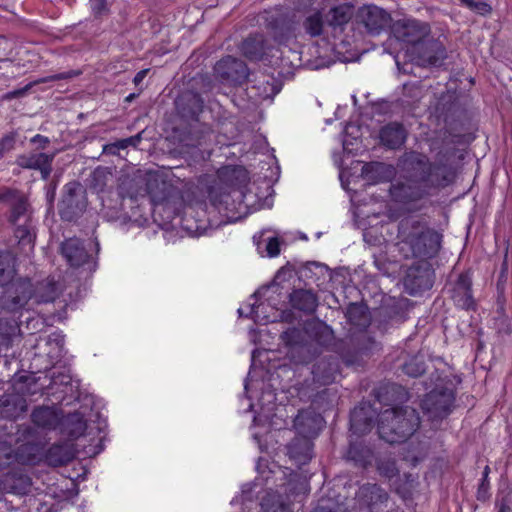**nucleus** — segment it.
I'll return each instance as SVG.
<instances>
[{"mask_svg":"<svg viewBox=\"0 0 512 512\" xmlns=\"http://www.w3.org/2000/svg\"><path fill=\"white\" fill-rule=\"evenodd\" d=\"M113 175L108 168L98 166L93 170L89 179L90 189L97 193L103 206L115 211L117 217L134 222L146 221L145 202L154 218L159 216L164 222H172L181 217L185 225V202L181 191L170 181L157 173L146 175L124 176L120 178L115 190L110 189Z\"/></svg>","mask_w":512,"mask_h":512,"instance_id":"obj_1","label":"nucleus"},{"mask_svg":"<svg viewBox=\"0 0 512 512\" xmlns=\"http://www.w3.org/2000/svg\"><path fill=\"white\" fill-rule=\"evenodd\" d=\"M457 154L456 148L440 150L434 161L420 152L405 155V181L392 183L389 188L391 200L411 208L419 201L437 194L454 184L457 168L451 163Z\"/></svg>","mask_w":512,"mask_h":512,"instance_id":"obj_2","label":"nucleus"},{"mask_svg":"<svg viewBox=\"0 0 512 512\" xmlns=\"http://www.w3.org/2000/svg\"><path fill=\"white\" fill-rule=\"evenodd\" d=\"M397 239L405 258L430 260L439 254L443 235L420 217L408 216L398 223Z\"/></svg>","mask_w":512,"mask_h":512,"instance_id":"obj_3","label":"nucleus"},{"mask_svg":"<svg viewBox=\"0 0 512 512\" xmlns=\"http://www.w3.org/2000/svg\"><path fill=\"white\" fill-rule=\"evenodd\" d=\"M250 181L248 170L240 165H225L216 171L208 187V198L218 211L235 212L243 205L245 189Z\"/></svg>","mask_w":512,"mask_h":512,"instance_id":"obj_4","label":"nucleus"},{"mask_svg":"<svg viewBox=\"0 0 512 512\" xmlns=\"http://www.w3.org/2000/svg\"><path fill=\"white\" fill-rule=\"evenodd\" d=\"M56 380L53 377L50 386L43 387L38 384L35 373L16 374L13 378V392L6 393L0 398V414L7 419L17 420L23 418L28 410L26 396L38 393L46 396H54L52 391Z\"/></svg>","mask_w":512,"mask_h":512,"instance_id":"obj_5","label":"nucleus"},{"mask_svg":"<svg viewBox=\"0 0 512 512\" xmlns=\"http://www.w3.org/2000/svg\"><path fill=\"white\" fill-rule=\"evenodd\" d=\"M16 259L9 251H0V287L4 288V309L16 313L22 310L33 294V283L28 277L15 278Z\"/></svg>","mask_w":512,"mask_h":512,"instance_id":"obj_6","label":"nucleus"},{"mask_svg":"<svg viewBox=\"0 0 512 512\" xmlns=\"http://www.w3.org/2000/svg\"><path fill=\"white\" fill-rule=\"evenodd\" d=\"M419 426V413L409 406H393L378 415V435L390 444L405 442Z\"/></svg>","mask_w":512,"mask_h":512,"instance_id":"obj_7","label":"nucleus"},{"mask_svg":"<svg viewBox=\"0 0 512 512\" xmlns=\"http://www.w3.org/2000/svg\"><path fill=\"white\" fill-rule=\"evenodd\" d=\"M456 389L452 381L442 380L421 400L420 407L428 420L442 421L454 407Z\"/></svg>","mask_w":512,"mask_h":512,"instance_id":"obj_8","label":"nucleus"},{"mask_svg":"<svg viewBox=\"0 0 512 512\" xmlns=\"http://www.w3.org/2000/svg\"><path fill=\"white\" fill-rule=\"evenodd\" d=\"M87 193L79 181H70L63 187L58 212L63 221H76L87 208Z\"/></svg>","mask_w":512,"mask_h":512,"instance_id":"obj_9","label":"nucleus"},{"mask_svg":"<svg viewBox=\"0 0 512 512\" xmlns=\"http://www.w3.org/2000/svg\"><path fill=\"white\" fill-rule=\"evenodd\" d=\"M60 251L69 266L79 268L88 265L90 271L96 270L97 262L92 261L91 254L88 253L84 242L79 238L65 239L61 243Z\"/></svg>","mask_w":512,"mask_h":512,"instance_id":"obj_10","label":"nucleus"},{"mask_svg":"<svg viewBox=\"0 0 512 512\" xmlns=\"http://www.w3.org/2000/svg\"><path fill=\"white\" fill-rule=\"evenodd\" d=\"M214 74L222 81L241 85L247 80L248 67L242 60L227 55L216 62Z\"/></svg>","mask_w":512,"mask_h":512,"instance_id":"obj_11","label":"nucleus"},{"mask_svg":"<svg viewBox=\"0 0 512 512\" xmlns=\"http://www.w3.org/2000/svg\"><path fill=\"white\" fill-rule=\"evenodd\" d=\"M473 271L466 269L461 272L451 290V298L457 308L475 311L476 302L473 296Z\"/></svg>","mask_w":512,"mask_h":512,"instance_id":"obj_12","label":"nucleus"},{"mask_svg":"<svg viewBox=\"0 0 512 512\" xmlns=\"http://www.w3.org/2000/svg\"><path fill=\"white\" fill-rule=\"evenodd\" d=\"M296 22L287 13H272L266 17V28L278 44H286L295 37Z\"/></svg>","mask_w":512,"mask_h":512,"instance_id":"obj_13","label":"nucleus"},{"mask_svg":"<svg viewBox=\"0 0 512 512\" xmlns=\"http://www.w3.org/2000/svg\"><path fill=\"white\" fill-rule=\"evenodd\" d=\"M311 374L312 382L317 388L334 383L340 375L339 358L333 355L319 357L312 366Z\"/></svg>","mask_w":512,"mask_h":512,"instance_id":"obj_14","label":"nucleus"},{"mask_svg":"<svg viewBox=\"0 0 512 512\" xmlns=\"http://www.w3.org/2000/svg\"><path fill=\"white\" fill-rule=\"evenodd\" d=\"M65 335L62 331H54L45 337H39L33 348L35 355H45L50 364L58 362L65 354Z\"/></svg>","mask_w":512,"mask_h":512,"instance_id":"obj_15","label":"nucleus"},{"mask_svg":"<svg viewBox=\"0 0 512 512\" xmlns=\"http://www.w3.org/2000/svg\"><path fill=\"white\" fill-rule=\"evenodd\" d=\"M358 18L371 35H379L391 21L390 14L376 5H366L360 8Z\"/></svg>","mask_w":512,"mask_h":512,"instance_id":"obj_16","label":"nucleus"},{"mask_svg":"<svg viewBox=\"0 0 512 512\" xmlns=\"http://www.w3.org/2000/svg\"><path fill=\"white\" fill-rule=\"evenodd\" d=\"M408 131L403 123L390 121L381 126L378 132L379 145L387 150H400L406 143Z\"/></svg>","mask_w":512,"mask_h":512,"instance_id":"obj_17","label":"nucleus"},{"mask_svg":"<svg viewBox=\"0 0 512 512\" xmlns=\"http://www.w3.org/2000/svg\"><path fill=\"white\" fill-rule=\"evenodd\" d=\"M326 28L332 35L342 34L354 16V6L349 3L334 5L324 13Z\"/></svg>","mask_w":512,"mask_h":512,"instance_id":"obj_18","label":"nucleus"},{"mask_svg":"<svg viewBox=\"0 0 512 512\" xmlns=\"http://www.w3.org/2000/svg\"><path fill=\"white\" fill-rule=\"evenodd\" d=\"M395 33L401 41L417 45L422 43L429 35L430 26L428 23L419 20L408 19L396 25Z\"/></svg>","mask_w":512,"mask_h":512,"instance_id":"obj_19","label":"nucleus"},{"mask_svg":"<svg viewBox=\"0 0 512 512\" xmlns=\"http://www.w3.org/2000/svg\"><path fill=\"white\" fill-rule=\"evenodd\" d=\"M288 303L293 310L305 316L313 315L319 305L318 295L311 289H293L288 295Z\"/></svg>","mask_w":512,"mask_h":512,"instance_id":"obj_20","label":"nucleus"},{"mask_svg":"<svg viewBox=\"0 0 512 512\" xmlns=\"http://www.w3.org/2000/svg\"><path fill=\"white\" fill-rule=\"evenodd\" d=\"M176 108L181 118L198 122L204 108V100L199 93L187 91L176 100Z\"/></svg>","mask_w":512,"mask_h":512,"instance_id":"obj_21","label":"nucleus"},{"mask_svg":"<svg viewBox=\"0 0 512 512\" xmlns=\"http://www.w3.org/2000/svg\"><path fill=\"white\" fill-rule=\"evenodd\" d=\"M323 422L324 420L320 414L309 410H301L294 420V426L299 435L312 440L319 435Z\"/></svg>","mask_w":512,"mask_h":512,"instance_id":"obj_22","label":"nucleus"},{"mask_svg":"<svg viewBox=\"0 0 512 512\" xmlns=\"http://www.w3.org/2000/svg\"><path fill=\"white\" fill-rule=\"evenodd\" d=\"M31 422L38 428L55 430L62 422V410L56 406H37L31 412Z\"/></svg>","mask_w":512,"mask_h":512,"instance_id":"obj_23","label":"nucleus"},{"mask_svg":"<svg viewBox=\"0 0 512 512\" xmlns=\"http://www.w3.org/2000/svg\"><path fill=\"white\" fill-rule=\"evenodd\" d=\"M75 458V452L71 444L57 442L48 447L44 453L45 462L52 467L67 465Z\"/></svg>","mask_w":512,"mask_h":512,"instance_id":"obj_24","label":"nucleus"},{"mask_svg":"<svg viewBox=\"0 0 512 512\" xmlns=\"http://www.w3.org/2000/svg\"><path fill=\"white\" fill-rule=\"evenodd\" d=\"M267 41L263 34H249L241 43V54L249 61H260L266 54Z\"/></svg>","mask_w":512,"mask_h":512,"instance_id":"obj_25","label":"nucleus"},{"mask_svg":"<svg viewBox=\"0 0 512 512\" xmlns=\"http://www.w3.org/2000/svg\"><path fill=\"white\" fill-rule=\"evenodd\" d=\"M350 429L353 433L365 434L371 431L374 423V415L371 406L361 404L350 412Z\"/></svg>","mask_w":512,"mask_h":512,"instance_id":"obj_26","label":"nucleus"},{"mask_svg":"<svg viewBox=\"0 0 512 512\" xmlns=\"http://www.w3.org/2000/svg\"><path fill=\"white\" fill-rule=\"evenodd\" d=\"M408 396L405 388L399 384L387 383L375 390L376 400L384 406H393L406 401Z\"/></svg>","mask_w":512,"mask_h":512,"instance_id":"obj_27","label":"nucleus"},{"mask_svg":"<svg viewBox=\"0 0 512 512\" xmlns=\"http://www.w3.org/2000/svg\"><path fill=\"white\" fill-rule=\"evenodd\" d=\"M358 497L372 512L377 506L386 503L389 495L380 485L366 483L360 487Z\"/></svg>","mask_w":512,"mask_h":512,"instance_id":"obj_28","label":"nucleus"},{"mask_svg":"<svg viewBox=\"0 0 512 512\" xmlns=\"http://www.w3.org/2000/svg\"><path fill=\"white\" fill-rule=\"evenodd\" d=\"M21 330L14 320H0V354L7 352L15 343L21 340Z\"/></svg>","mask_w":512,"mask_h":512,"instance_id":"obj_29","label":"nucleus"},{"mask_svg":"<svg viewBox=\"0 0 512 512\" xmlns=\"http://www.w3.org/2000/svg\"><path fill=\"white\" fill-rule=\"evenodd\" d=\"M346 457L352 461L355 466L367 469L375 459L374 453L370 447L362 442H350Z\"/></svg>","mask_w":512,"mask_h":512,"instance_id":"obj_30","label":"nucleus"},{"mask_svg":"<svg viewBox=\"0 0 512 512\" xmlns=\"http://www.w3.org/2000/svg\"><path fill=\"white\" fill-rule=\"evenodd\" d=\"M80 73H81L80 71L69 70V71H65V72L56 73V74L48 75V76H45V77H41L39 79H36V80L28 83L23 88L15 89L13 91L8 92L5 95V99L11 100V99L22 97L35 85H39V84H43V83H48V82H55V81H60V80L71 79V78L79 76Z\"/></svg>","mask_w":512,"mask_h":512,"instance_id":"obj_31","label":"nucleus"},{"mask_svg":"<svg viewBox=\"0 0 512 512\" xmlns=\"http://www.w3.org/2000/svg\"><path fill=\"white\" fill-rule=\"evenodd\" d=\"M313 442L307 437H296L288 447L289 456L300 464L308 463L313 457Z\"/></svg>","mask_w":512,"mask_h":512,"instance_id":"obj_32","label":"nucleus"},{"mask_svg":"<svg viewBox=\"0 0 512 512\" xmlns=\"http://www.w3.org/2000/svg\"><path fill=\"white\" fill-rule=\"evenodd\" d=\"M60 425H62V431L71 439H78L83 436L87 429L84 415L79 411L69 413L66 417L62 416Z\"/></svg>","mask_w":512,"mask_h":512,"instance_id":"obj_33","label":"nucleus"},{"mask_svg":"<svg viewBox=\"0 0 512 512\" xmlns=\"http://www.w3.org/2000/svg\"><path fill=\"white\" fill-rule=\"evenodd\" d=\"M326 21L324 9H314L307 14L302 21V28L306 35L311 38L320 37L324 33Z\"/></svg>","mask_w":512,"mask_h":512,"instance_id":"obj_34","label":"nucleus"},{"mask_svg":"<svg viewBox=\"0 0 512 512\" xmlns=\"http://www.w3.org/2000/svg\"><path fill=\"white\" fill-rule=\"evenodd\" d=\"M58 296V284L55 281H47L36 287L33 286V294L30 299L34 298L37 304H41L54 302Z\"/></svg>","mask_w":512,"mask_h":512,"instance_id":"obj_35","label":"nucleus"},{"mask_svg":"<svg viewBox=\"0 0 512 512\" xmlns=\"http://www.w3.org/2000/svg\"><path fill=\"white\" fill-rule=\"evenodd\" d=\"M404 285L411 295H416L431 287L428 278L420 275L418 268L409 269L404 279Z\"/></svg>","mask_w":512,"mask_h":512,"instance_id":"obj_36","label":"nucleus"},{"mask_svg":"<svg viewBox=\"0 0 512 512\" xmlns=\"http://www.w3.org/2000/svg\"><path fill=\"white\" fill-rule=\"evenodd\" d=\"M30 204L25 195L19 197L17 201H14L10 206V213L8 216V221L12 225H17L23 219V222L26 219H31L29 213Z\"/></svg>","mask_w":512,"mask_h":512,"instance_id":"obj_37","label":"nucleus"},{"mask_svg":"<svg viewBox=\"0 0 512 512\" xmlns=\"http://www.w3.org/2000/svg\"><path fill=\"white\" fill-rule=\"evenodd\" d=\"M14 226V236L18 239L19 245L33 247L35 233L33 232L32 220L26 219L22 224L18 223Z\"/></svg>","mask_w":512,"mask_h":512,"instance_id":"obj_38","label":"nucleus"},{"mask_svg":"<svg viewBox=\"0 0 512 512\" xmlns=\"http://www.w3.org/2000/svg\"><path fill=\"white\" fill-rule=\"evenodd\" d=\"M385 168V164L382 162L365 163L361 169V175L369 183L377 184L383 181Z\"/></svg>","mask_w":512,"mask_h":512,"instance_id":"obj_39","label":"nucleus"},{"mask_svg":"<svg viewBox=\"0 0 512 512\" xmlns=\"http://www.w3.org/2000/svg\"><path fill=\"white\" fill-rule=\"evenodd\" d=\"M51 157L43 152L21 155L17 159V164L24 169L39 170Z\"/></svg>","mask_w":512,"mask_h":512,"instance_id":"obj_40","label":"nucleus"},{"mask_svg":"<svg viewBox=\"0 0 512 512\" xmlns=\"http://www.w3.org/2000/svg\"><path fill=\"white\" fill-rule=\"evenodd\" d=\"M402 371L404 374L417 378L426 371V363L423 356L414 355L410 357L403 365Z\"/></svg>","mask_w":512,"mask_h":512,"instance_id":"obj_41","label":"nucleus"},{"mask_svg":"<svg viewBox=\"0 0 512 512\" xmlns=\"http://www.w3.org/2000/svg\"><path fill=\"white\" fill-rule=\"evenodd\" d=\"M376 468L378 473L385 478L392 479L399 474V469L394 458L390 456L379 457L376 459Z\"/></svg>","mask_w":512,"mask_h":512,"instance_id":"obj_42","label":"nucleus"},{"mask_svg":"<svg viewBox=\"0 0 512 512\" xmlns=\"http://www.w3.org/2000/svg\"><path fill=\"white\" fill-rule=\"evenodd\" d=\"M429 49L431 50V53L427 50L423 51L422 58L430 65H440L445 57L444 46L438 41H431L429 43Z\"/></svg>","mask_w":512,"mask_h":512,"instance_id":"obj_43","label":"nucleus"},{"mask_svg":"<svg viewBox=\"0 0 512 512\" xmlns=\"http://www.w3.org/2000/svg\"><path fill=\"white\" fill-rule=\"evenodd\" d=\"M200 135L199 137L191 143V146L194 147L198 152L201 154V159L206 160L211 155V150L201 147L207 142V140L211 139L212 136V130L210 126L208 125H201V128L199 130Z\"/></svg>","mask_w":512,"mask_h":512,"instance_id":"obj_44","label":"nucleus"},{"mask_svg":"<svg viewBox=\"0 0 512 512\" xmlns=\"http://www.w3.org/2000/svg\"><path fill=\"white\" fill-rule=\"evenodd\" d=\"M280 338L287 347L302 346L305 340L304 333L297 327H290L283 331Z\"/></svg>","mask_w":512,"mask_h":512,"instance_id":"obj_45","label":"nucleus"},{"mask_svg":"<svg viewBox=\"0 0 512 512\" xmlns=\"http://www.w3.org/2000/svg\"><path fill=\"white\" fill-rule=\"evenodd\" d=\"M491 469L486 465L482 471V477L477 487L476 498L480 502H486L491 497L490 475Z\"/></svg>","mask_w":512,"mask_h":512,"instance_id":"obj_46","label":"nucleus"},{"mask_svg":"<svg viewBox=\"0 0 512 512\" xmlns=\"http://www.w3.org/2000/svg\"><path fill=\"white\" fill-rule=\"evenodd\" d=\"M142 137L141 133H138L136 135L130 136L128 138H123L115 141L114 143H110L105 146L104 150L111 153L116 154L118 150H124L128 148L129 146L137 147L139 143L141 142Z\"/></svg>","mask_w":512,"mask_h":512,"instance_id":"obj_47","label":"nucleus"},{"mask_svg":"<svg viewBox=\"0 0 512 512\" xmlns=\"http://www.w3.org/2000/svg\"><path fill=\"white\" fill-rule=\"evenodd\" d=\"M461 5L483 17L492 13V6L484 0H463Z\"/></svg>","mask_w":512,"mask_h":512,"instance_id":"obj_48","label":"nucleus"},{"mask_svg":"<svg viewBox=\"0 0 512 512\" xmlns=\"http://www.w3.org/2000/svg\"><path fill=\"white\" fill-rule=\"evenodd\" d=\"M14 461L15 455L11 446L0 443V470L9 467Z\"/></svg>","mask_w":512,"mask_h":512,"instance_id":"obj_49","label":"nucleus"},{"mask_svg":"<svg viewBox=\"0 0 512 512\" xmlns=\"http://www.w3.org/2000/svg\"><path fill=\"white\" fill-rule=\"evenodd\" d=\"M403 96L411 98L413 102L419 101L422 98V88L419 82L405 83L403 85Z\"/></svg>","mask_w":512,"mask_h":512,"instance_id":"obj_50","label":"nucleus"},{"mask_svg":"<svg viewBox=\"0 0 512 512\" xmlns=\"http://www.w3.org/2000/svg\"><path fill=\"white\" fill-rule=\"evenodd\" d=\"M89 4L95 18H101L110 12L107 0H89Z\"/></svg>","mask_w":512,"mask_h":512,"instance_id":"obj_51","label":"nucleus"},{"mask_svg":"<svg viewBox=\"0 0 512 512\" xmlns=\"http://www.w3.org/2000/svg\"><path fill=\"white\" fill-rule=\"evenodd\" d=\"M23 195L24 194L16 189L4 188L0 190V201L11 206L14 201H17L18 198L22 197Z\"/></svg>","mask_w":512,"mask_h":512,"instance_id":"obj_52","label":"nucleus"},{"mask_svg":"<svg viewBox=\"0 0 512 512\" xmlns=\"http://www.w3.org/2000/svg\"><path fill=\"white\" fill-rule=\"evenodd\" d=\"M16 142L15 133L11 132L6 134L0 139V159L5 153L9 152L14 148Z\"/></svg>","mask_w":512,"mask_h":512,"instance_id":"obj_53","label":"nucleus"},{"mask_svg":"<svg viewBox=\"0 0 512 512\" xmlns=\"http://www.w3.org/2000/svg\"><path fill=\"white\" fill-rule=\"evenodd\" d=\"M280 240L278 237H270L266 244V251L269 257H276L280 254Z\"/></svg>","mask_w":512,"mask_h":512,"instance_id":"obj_54","label":"nucleus"},{"mask_svg":"<svg viewBox=\"0 0 512 512\" xmlns=\"http://www.w3.org/2000/svg\"><path fill=\"white\" fill-rule=\"evenodd\" d=\"M330 395V390L328 388H323L317 393L310 395L311 403L317 407H321V402L325 400Z\"/></svg>","mask_w":512,"mask_h":512,"instance_id":"obj_55","label":"nucleus"},{"mask_svg":"<svg viewBox=\"0 0 512 512\" xmlns=\"http://www.w3.org/2000/svg\"><path fill=\"white\" fill-rule=\"evenodd\" d=\"M52 161L53 156L42 166V168L39 169L41 173V178L43 180H48V178L50 177V174L52 172Z\"/></svg>","mask_w":512,"mask_h":512,"instance_id":"obj_56","label":"nucleus"},{"mask_svg":"<svg viewBox=\"0 0 512 512\" xmlns=\"http://www.w3.org/2000/svg\"><path fill=\"white\" fill-rule=\"evenodd\" d=\"M56 184L51 182L46 186V199L49 204H53L56 196Z\"/></svg>","mask_w":512,"mask_h":512,"instance_id":"obj_57","label":"nucleus"},{"mask_svg":"<svg viewBox=\"0 0 512 512\" xmlns=\"http://www.w3.org/2000/svg\"><path fill=\"white\" fill-rule=\"evenodd\" d=\"M148 72H149V69H142V70L138 71L133 78V83L136 86H138L145 79Z\"/></svg>","mask_w":512,"mask_h":512,"instance_id":"obj_58","label":"nucleus"},{"mask_svg":"<svg viewBox=\"0 0 512 512\" xmlns=\"http://www.w3.org/2000/svg\"><path fill=\"white\" fill-rule=\"evenodd\" d=\"M261 305H251L249 307L250 311L249 314L246 315L247 318H252L255 321L259 318V308Z\"/></svg>","mask_w":512,"mask_h":512,"instance_id":"obj_59","label":"nucleus"},{"mask_svg":"<svg viewBox=\"0 0 512 512\" xmlns=\"http://www.w3.org/2000/svg\"><path fill=\"white\" fill-rule=\"evenodd\" d=\"M31 142L32 143H40L41 146L44 148L49 143V139L46 136L37 134L31 138Z\"/></svg>","mask_w":512,"mask_h":512,"instance_id":"obj_60","label":"nucleus"},{"mask_svg":"<svg viewBox=\"0 0 512 512\" xmlns=\"http://www.w3.org/2000/svg\"><path fill=\"white\" fill-rule=\"evenodd\" d=\"M511 508L507 497L501 499L498 512H510Z\"/></svg>","mask_w":512,"mask_h":512,"instance_id":"obj_61","label":"nucleus"},{"mask_svg":"<svg viewBox=\"0 0 512 512\" xmlns=\"http://www.w3.org/2000/svg\"><path fill=\"white\" fill-rule=\"evenodd\" d=\"M61 384L65 385V387L70 385V377L69 376H63V379L61 380Z\"/></svg>","mask_w":512,"mask_h":512,"instance_id":"obj_62","label":"nucleus"},{"mask_svg":"<svg viewBox=\"0 0 512 512\" xmlns=\"http://www.w3.org/2000/svg\"><path fill=\"white\" fill-rule=\"evenodd\" d=\"M239 210H240V208H239L237 211L233 212V213H232V212L226 213L225 211H222V212H223V213H224L228 218H234V219H237V216H235V214H236L237 212H239Z\"/></svg>","mask_w":512,"mask_h":512,"instance_id":"obj_63","label":"nucleus"},{"mask_svg":"<svg viewBox=\"0 0 512 512\" xmlns=\"http://www.w3.org/2000/svg\"><path fill=\"white\" fill-rule=\"evenodd\" d=\"M65 393H66V392H65L64 390H62V391H61V395L56 396V397H55V399H56L58 402H62V401L64 400V398H65Z\"/></svg>","mask_w":512,"mask_h":512,"instance_id":"obj_64","label":"nucleus"}]
</instances>
